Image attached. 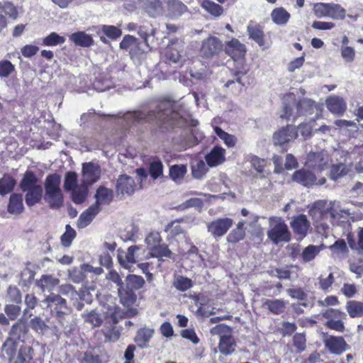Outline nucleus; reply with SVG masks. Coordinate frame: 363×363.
Returning a JSON list of instances; mask_svg holds the SVG:
<instances>
[{
	"instance_id": "nucleus-12",
	"label": "nucleus",
	"mask_w": 363,
	"mask_h": 363,
	"mask_svg": "<svg viewBox=\"0 0 363 363\" xmlns=\"http://www.w3.org/2000/svg\"><path fill=\"white\" fill-rule=\"evenodd\" d=\"M136 187L137 185L133 177L122 174L116 181V193L122 197L128 196L135 192Z\"/></svg>"
},
{
	"instance_id": "nucleus-53",
	"label": "nucleus",
	"mask_w": 363,
	"mask_h": 363,
	"mask_svg": "<svg viewBox=\"0 0 363 363\" xmlns=\"http://www.w3.org/2000/svg\"><path fill=\"white\" fill-rule=\"evenodd\" d=\"M329 12V17L333 19L342 20L346 16V10L340 4H330Z\"/></svg>"
},
{
	"instance_id": "nucleus-51",
	"label": "nucleus",
	"mask_w": 363,
	"mask_h": 363,
	"mask_svg": "<svg viewBox=\"0 0 363 363\" xmlns=\"http://www.w3.org/2000/svg\"><path fill=\"white\" fill-rule=\"evenodd\" d=\"M173 286L179 291H185L192 286V281L189 278L178 275L174 279Z\"/></svg>"
},
{
	"instance_id": "nucleus-54",
	"label": "nucleus",
	"mask_w": 363,
	"mask_h": 363,
	"mask_svg": "<svg viewBox=\"0 0 363 363\" xmlns=\"http://www.w3.org/2000/svg\"><path fill=\"white\" fill-rule=\"evenodd\" d=\"M65 42L63 36L59 35L57 33L52 32L49 35L43 38V43L46 46H56Z\"/></svg>"
},
{
	"instance_id": "nucleus-11",
	"label": "nucleus",
	"mask_w": 363,
	"mask_h": 363,
	"mask_svg": "<svg viewBox=\"0 0 363 363\" xmlns=\"http://www.w3.org/2000/svg\"><path fill=\"white\" fill-rule=\"evenodd\" d=\"M139 251L140 248L135 245L129 247L125 251L118 250V259L120 264L130 270L131 267L139 259Z\"/></svg>"
},
{
	"instance_id": "nucleus-13",
	"label": "nucleus",
	"mask_w": 363,
	"mask_h": 363,
	"mask_svg": "<svg viewBox=\"0 0 363 363\" xmlns=\"http://www.w3.org/2000/svg\"><path fill=\"white\" fill-rule=\"evenodd\" d=\"M326 349L333 354L340 355L350 349L342 337L326 335L323 339Z\"/></svg>"
},
{
	"instance_id": "nucleus-4",
	"label": "nucleus",
	"mask_w": 363,
	"mask_h": 363,
	"mask_svg": "<svg viewBox=\"0 0 363 363\" xmlns=\"http://www.w3.org/2000/svg\"><path fill=\"white\" fill-rule=\"evenodd\" d=\"M20 187L23 191L26 192L25 200L28 206H33L40 201L43 189L33 172H27L25 174L20 183Z\"/></svg>"
},
{
	"instance_id": "nucleus-62",
	"label": "nucleus",
	"mask_w": 363,
	"mask_h": 363,
	"mask_svg": "<svg viewBox=\"0 0 363 363\" xmlns=\"http://www.w3.org/2000/svg\"><path fill=\"white\" fill-rule=\"evenodd\" d=\"M161 241V236L158 232H151L145 239L146 244L150 251L154 249V247L157 246Z\"/></svg>"
},
{
	"instance_id": "nucleus-35",
	"label": "nucleus",
	"mask_w": 363,
	"mask_h": 363,
	"mask_svg": "<svg viewBox=\"0 0 363 363\" xmlns=\"http://www.w3.org/2000/svg\"><path fill=\"white\" fill-rule=\"evenodd\" d=\"M69 40L82 47H89L93 44L92 37L83 31L74 33L69 35Z\"/></svg>"
},
{
	"instance_id": "nucleus-7",
	"label": "nucleus",
	"mask_w": 363,
	"mask_h": 363,
	"mask_svg": "<svg viewBox=\"0 0 363 363\" xmlns=\"http://www.w3.org/2000/svg\"><path fill=\"white\" fill-rule=\"evenodd\" d=\"M330 159L325 150L318 152L311 151L306 157L305 165L308 167L324 170L329 167Z\"/></svg>"
},
{
	"instance_id": "nucleus-50",
	"label": "nucleus",
	"mask_w": 363,
	"mask_h": 363,
	"mask_svg": "<svg viewBox=\"0 0 363 363\" xmlns=\"http://www.w3.org/2000/svg\"><path fill=\"white\" fill-rule=\"evenodd\" d=\"M16 184L15 180L11 177H4L0 179V194L4 196L10 193Z\"/></svg>"
},
{
	"instance_id": "nucleus-36",
	"label": "nucleus",
	"mask_w": 363,
	"mask_h": 363,
	"mask_svg": "<svg viewBox=\"0 0 363 363\" xmlns=\"http://www.w3.org/2000/svg\"><path fill=\"white\" fill-rule=\"evenodd\" d=\"M186 6L178 0H168V15L172 18H177L186 11Z\"/></svg>"
},
{
	"instance_id": "nucleus-32",
	"label": "nucleus",
	"mask_w": 363,
	"mask_h": 363,
	"mask_svg": "<svg viewBox=\"0 0 363 363\" xmlns=\"http://www.w3.org/2000/svg\"><path fill=\"white\" fill-rule=\"evenodd\" d=\"M24 209L23 198L21 194H11L8 205V212L11 214H20Z\"/></svg>"
},
{
	"instance_id": "nucleus-41",
	"label": "nucleus",
	"mask_w": 363,
	"mask_h": 363,
	"mask_svg": "<svg viewBox=\"0 0 363 363\" xmlns=\"http://www.w3.org/2000/svg\"><path fill=\"white\" fill-rule=\"evenodd\" d=\"M186 167L183 164H176L173 165L169 169V176L170 178L176 183L180 184L186 173Z\"/></svg>"
},
{
	"instance_id": "nucleus-15",
	"label": "nucleus",
	"mask_w": 363,
	"mask_h": 363,
	"mask_svg": "<svg viewBox=\"0 0 363 363\" xmlns=\"http://www.w3.org/2000/svg\"><path fill=\"white\" fill-rule=\"evenodd\" d=\"M43 303L45 304L47 307L50 308V310L53 312L55 311L59 317H61L67 311L66 300L59 294L51 293L45 298Z\"/></svg>"
},
{
	"instance_id": "nucleus-1",
	"label": "nucleus",
	"mask_w": 363,
	"mask_h": 363,
	"mask_svg": "<svg viewBox=\"0 0 363 363\" xmlns=\"http://www.w3.org/2000/svg\"><path fill=\"white\" fill-rule=\"evenodd\" d=\"M167 104H161L157 113L152 111L147 114L143 111L128 112L124 116V119L128 122H140L143 119L156 120L169 126L180 125L183 116L170 107Z\"/></svg>"
},
{
	"instance_id": "nucleus-49",
	"label": "nucleus",
	"mask_w": 363,
	"mask_h": 363,
	"mask_svg": "<svg viewBox=\"0 0 363 363\" xmlns=\"http://www.w3.org/2000/svg\"><path fill=\"white\" fill-rule=\"evenodd\" d=\"M145 284L144 279L140 276L130 274L126 278L127 287L130 290H138L143 287Z\"/></svg>"
},
{
	"instance_id": "nucleus-8",
	"label": "nucleus",
	"mask_w": 363,
	"mask_h": 363,
	"mask_svg": "<svg viewBox=\"0 0 363 363\" xmlns=\"http://www.w3.org/2000/svg\"><path fill=\"white\" fill-rule=\"evenodd\" d=\"M324 316L328 318V320L325 322V325L328 328L339 333H343L345 330L344 323L342 320L346 318V314L345 313L330 308L326 311L324 313Z\"/></svg>"
},
{
	"instance_id": "nucleus-19",
	"label": "nucleus",
	"mask_w": 363,
	"mask_h": 363,
	"mask_svg": "<svg viewBox=\"0 0 363 363\" xmlns=\"http://www.w3.org/2000/svg\"><path fill=\"white\" fill-rule=\"evenodd\" d=\"M297 137V131L296 128L291 125H287L279 131L274 133L273 136V141L274 145H283Z\"/></svg>"
},
{
	"instance_id": "nucleus-55",
	"label": "nucleus",
	"mask_w": 363,
	"mask_h": 363,
	"mask_svg": "<svg viewBox=\"0 0 363 363\" xmlns=\"http://www.w3.org/2000/svg\"><path fill=\"white\" fill-rule=\"evenodd\" d=\"M248 161L250 162L251 166L258 172L263 173L267 164L265 160L258 157L256 155H250Z\"/></svg>"
},
{
	"instance_id": "nucleus-26",
	"label": "nucleus",
	"mask_w": 363,
	"mask_h": 363,
	"mask_svg": "<svg viewBox=\"0 0 363 363\" xmlns=\"http://www.w3.org/2000/svg\"><path fill=\"white\" fill-rule=\"evenodd\" d=\"M35 284L43 292L51 291L60 284V279L52 275L45 274L36 280Z\"/></svg>"
},
{
	"instance_id": "nucleus-23",
	"label": "nucleus",
	"mask_w": 363,
	"mask_h": 363,
	"mask_svg": "<svg viewBox=\"0 0 363 363\" xmlns=\"http://www.w3.org/2000/svg\"><path fill=\"white\" fill-rule=\"evenodd\" d=\"M262 307L269 310L274 315H279L285 311L286 308V302L283 299H267L262 300Z\"/></svg>"
},
{
	"instance_id": "nucleus-56",
	"label": "nucleus",
	"mask_w": 363,
	"mask_h": 363,
	"mask_svg": "<svg viewBox=\"0 0 363 363\" xmlns=\"http://www.w3.org/2000/svg\"><path fill=\"white\" fill-rule=\"evenodd\" d=\"M150 253L152 257H169L171 251L166 245L160 243L157 246L154 247V249L152 250Z\"/></svg>"
},
{
	"instance_id": "nucleus-40",
	"label": "nucleus",
	"mask_w": 363,
	"mask_h": 363,
	"mask_svg": "<svg viewBox=\"0 0 363 363\" xmlns=\"http://www.w3.org/2000/svg\"><path fill=\"white\" fill-rule=\"evenodd\" d=\"M323 249V245H310L304 248L301 257L304 262H309L313 260L318 253Z\"/></svg>"
},
{
	"instance_id": "nucleus-61",
	"label": "nucleus",
	"mask_w": 363,
	"mask_h": 363,
	"mask_svg": "<svg viewBox=\"0 0 363 363\" xmlns=\"http://www.w3.org/2000/svg\"><path fill=\"white\" fill-rule=\"evenodd\" d=\"M118 294L121 302L123 306H130L135 301V296L134 294L126 291H122L121 288L118 289Z\"/></svg>"
},
{
	"instance_id": "nucleus-21",
	"label": "nucleus",
	"mask_w": 363,
	"mask_h": 363,
	"mask_svg": "<svg viewBox=\"0 0 363 363\" xmlns=\"http://www.w3.org/2000/svg\"><path fill=\"white\" fill-rule=\"evenodd\" d=\"M221 42L216 37H211L203 42L201 52L206 57H211L218 53L222 49Z\"/></svg>"
},
{
	"instance_id": "nucleus-30",
	"label": "nucleus",
	"mask_w": 363,
	"mask_h": 363,
	"mask_svg": "<svg viewBox=\"0 0 363 363\" xmlns=\"http://www.w3.org/2000/svg\"><path fill=\"white\" fill-rule=\"evenodd\" d=\"M155 331L151 328H142L139 330L135 337V342L140 348L148 347V342L152 338Z\"/></svg>"
},
{
	"instance_id": "nucleus-27",
	"label": "nucleus",
	"mask_w": 363,
	"mask_h": 363,
	"mask_svg": "<svg viewBox=\"0 0 363 363\" xmlns=\"http://www.w3.org/2000/svg\"><path fill=\"white\" fill-rule=\"evenodd\" d=\"M140 6L151 16L155 17L162 13L163 8L160 0H139Z\"/></svg>"
},
{
	"instance_id": "nucleus-20",
	"label": "nucleus",
	"mask_w": 363,
	"mask_h": 363,
	"mask_svg": "<svg viewBox=\"0 0 363 363\" xmlns=\"http://www.w3.org/2000/svg\"><path fill=\"white\" fill-rule=\"evenodd\" d=\"M327 108L334 115L342 116L347 109L344 99L338 96H330L325 101Z\"/></svg>"
},
{
	"instance_id": "nucleus-2",
	"label": "nucleus",
	"mask_w": 363,
	"mask_h": 363,
	"mask_svg": "<svg viewBox=\"0 0 363 363\" xmlns=\"http://www.w3.org/2000/svg\"><path fill=\"white\" fill-rule=\"evenodd\" d=\"M100 303V309H94L82 314L84 321L94 327L101 326L106 319H110L113 323H116L121 317V312L116 305V298L111 296H105Z\"/></svg>"
},
{
	"instance_id": "nucleus-18",
	"label": "nucleus",
	"mask_w": 363,
	"mask_h": 363,
	"mask_svg": "<svg viewBox=\"0 0 363 363\" xmlns=\"http://www.w3.org/2000/svg\"><path fill=\"white\" fill-rule=\"evenodd\" d=\"M325 207H326L327 212L330 213L331 218H336L338 216L343 217L344 215L349 214L347 211L341 209L339 202L335 201H330L328 204L325 201H319L315 203L314 208L311 212L320 211Z\"/></svg>"
},
{
	"instance_id": "nucleus-25",
	"label": "nucleus",
	"mask_w": 363,
	"mask_h": 363,
	"mask_svg": "<svg viewBox=\"0 0 363 363\" xmlns=\"http://www.w3.org/2000/svg\"><path fill=\"white\" fill-rule=\"evenodd\" d=\"M101 208L98 207V205H92L88 209H86L84 212H83L78 220L77 225L80 228H84L86 227L91 220L95 218V216L100 212Z\"/></svg>"
},
{
	"instance_id": "nucleus-45",
	"label": "nucleus",
	"mask_w": 363,
	"mask_h": 363,
	"mask_svg": "<svg viewBox=\"0 0 363 363\" xmlns=\"http://www.w3.org/2000/svg\"><path fill=\"white\" fill-rule=\"evenodd\" d=\"M177 47V45H172L165 49L164 55L167 60L173 63H179L181 62L182 55H180Z\"/></svg>"
},
{
	"instance_id": "nucleus-17",
	"label": "nucleus",
	"mask_w": 363,
	"mask_h": 363,
	"mask_svg": "<svg viewBox=\"0 0 363 363\" xmlns=\"http://www.w3.org/2000/svg\"><path fill=\"white\" fill-rule=\"evenodd\" d=\"M120 48L129 52L131 58L137 57L144 52L138 39L133 35H125L120 43Z\"/></svg>"
},
{
	"instance_id": "nucleus-59",
	"label": "nucleus",
	"mask_w": 363,
	"mask_h": 363,
	"mask_svg": "<svg viewBox=\"0 0 363 363\" xmlns=\"http://www.w3.org/2000/svg\"><path fill=\"white\" fill-rule=\"evenodd\" d=\"M75 236V230L73 228H72L69 225H67L65 233L61 236V242L62 245L65 247L70 246Z\"/></svg>"
},
{
	"instance_id": "nucleus-48",
	"label": "nucleus",
	"mask_w": 363,
	"mask_h": 363,
	"mask_svg": "<svg viewBox=\"0 0 363 363\" xmlns=\"http://www.w3.org/2000/svg\"><path fill=\"white\" fill-rule=\"evenodd\" d=\"M105 361L104 355L99 351H88L84 353L83 363H103Z\"/></svg>"
},
{
	"instance_id": "nucleus-34",
	"label": "nucleus",
	"mask_w": 363,
	"mask_h": 363,
	"mask_svg": "<svg viewBox=\"0 0 363 363\" xmlns=\"http://www.w3.org/2000/svg\"><path fill=\"white\" fill-rule=\"evenodd\" d=\"M88 186L82 183L79 186H77L70 191L72 201L76 204L84 203L88 196Z\"/></svg>"
},
{
	"instance_id": "nucleus-44",
	"label": "nucleus",
	"mask_w": 363,
	"mask_h": 363,
	"mask_svg": "<svg viewBox=\"0 0 363 363\" xmlns=\"http://www.w3.org/2000/svg\"><path fill=\"white\" fill-rule=\"evenodd\" d=\"M79 185L80 184H78V175L76 172H68L66 173L63 184L64 189L66 191L70 192L72 190H73L77 186H79Z\"/></svg>"
},
{
	"instance_id": "nucleus-57",
	"label": "nucleus",
	"mask_w": 363,
	"mask_h": 363,
	"mask_svg": "<svg viewBox=\"0 0 363 363\" xmlns=\"http://www.w3.org/2000/svg\"><path fill=\"white\" fill-rule=\"evenodd\" d=\"M101 29L104 34L111 39H116L122 35L121 30L113 26L103 25Z\"/></svg>"
},
{
	"instance_id": "nucleus-39",
	"label": "nucleus",
	"mask_w": 363,
	"mask_h": 363,
	"mask_svg": "<svg viewBox=\"0 0 363 363\" xmlns=\"http://www.w3.org/2000/svg\"><path fill=\"white\" fill-rule=\"evenodd\" d=\"M201 6L214 17H219L223 13V7L211 0H203L201 4Z\"/></svg>"
},
{
	"instance_id": "nucleus-63",
	"label": "nucleus",
	"mask_w": 363,
	"mask_h": 363,
	"mask_svg": "<svg viewBox=\"0 0 363 363\" xmlns=\"http://www.w3.org/2000/svg\"><path fill=\"white\" fill-rule=\"evenodd\" d=\"M206 167L203 161L199 160L192 165V175L196 179H201L206 173Z\"/></svg>"
},
{
	"instance_id": "nucleus-31",
	"label": "nucleus",
	"mask_w": 363,
	"mask_h": 363,
	"mask_svg": "<svg viewBox=\"0 0 363 363\" xmlns=\"http://www.w3.org/2000/svg\"><path fill=\"white\" fill-rule=\"evenodd\" d=\"M34 357V351L32 347L23 345L18 350L15 361L18 363H30Z\"/></svg>"
},
{
	"instance_id": "nucleus-28",
	"label": "nucleus",
	"mask_w": 363,
	"mask_h": 363,
	"mask_svg": "<svg viewBox=\"0 0 363 363\" xmlns=\"http://www.w3.org/2000/svg\"><path fill=\"white\" fill-rule=\"evenodd\" d=\"M18 341L13 337H8L1 347V352L3 356L8 357L9 362H11L16 358V352L18 351Z\"/></svg>"
},
{
	"instance_id": "nucleus-42",
	"label": "nucleus",
	"mask_w": 363,
	"mask_h": 363,
	"mask_svg": "<svg viewBox=\"0 0 363 363\" xmlns=\"http://www.w3.org/2000/svg\"><path fill=\"white\" fill-rule=\"evenodd\" d=\"M298 115L312 114L314 108H316V104L311 100L303 99L296 105Z\"/></svg>"
},
{
	"instance_id": "nucleus-60",
	"label": "nucleus",
	"mask_w": 363,
	"mask_h": 363,
	"mask_svg": "<svg viewBox=\"0 0 363 363\" xmlns=\"http://www.w3.org/2000/svg\"><path fill=\"white\" fill-rule=\"evenodd\" d=\"M58 292L69 297L71 300H74L77 297V291L72 285L69 284L60 286Z\"/></svg>"
},
{
	"instance_id": "nucleus-6",
	"label": "nucleus",
	"mask_w": 363,
	"mask_h": 363,
	"mask_svg": "<svg viewBox=\"0 0 363 363\" xmlns=\"http://www.w3.org/2000/svg\"><path fill=\"white\" fill-rule=\"evenodd\" d=\"M213 335H220L219 350L220 352L228 355L235 350V341L231 335L230 327L220 324L215 326L211 330Z\"/></svg>"
},
{
	"instance_id": "nucleus-16",
	"label": "nucleus",
	"mask_w": 363,
	"mask_h": 363,
	"mask_svg": "<svg viewBox=\"0 0 363 363\" xmlns=\"http://www.w3.org/2000/svg\"><path fill=\"white\" fill-rule=\"evenodd\" d=\"M292 180L306 186L313 184L322 185L326 181L325 178H321L318 182H316V177L314 174L306 169L296 171L293 174Z\"/></svg>"
},
{
	"instance_id": "nucleus-52",
	"label": "nucleus",
	"mask_w": 363,
	"mask_h": 363,
	"mask_svg": "<svg viewBox=\"0 0 363 363\" xmlns=\"http://www.w3.org/2000/svg\"><path fill=\"white\" fill-rule=\"evenodd\" d=\"M169 234L177 240L186 239V233L181 227L178 221L172 222L168 227Z\"/></svg>"
},
{
	"instance_id": "nucleus-64",
	"label": "nucleus",
	"mask_w": 363,
	"mask_h": 363,
	"mask_svg": "<svg viewBox=\"0 0 363 363\" xmlns=\"http://www.w3.org/2000/svg\"><path fill=\"white\" fill-rule=\"evenodd\" d=\"M203 205V203L201 199L199 198H191L178 206L177 209L183 211L192 207L202 208Z\"/></svg>"
},
{
	"instance_id": "nucleus-22",
	"label": "nucleus",
	"mask_w": 363,
	"mask_h": 363,
	"mask_svg": "<svg viewBox=\"0 0 363 363\" xmlns=\"http://www.w3.org/2000/svg\"><path fill=\"white\" fill-rule=\"evenodd\" d=\"M205 158L210 167L218 166L225 160V150L220 146H216Z\"/></svg>"
},
{
	"instance_id": "nucleus-33",
	"label": "nucleus",
	"mask_w": 363,
	"mask_h": 363,
	"mask_svg": "<svg viewBox=\"0 0 363 363\" xmlns=\"http://www.w3.org/2000/svg\"><path fill=\"white\" fill-rule=\"evenodd\" d=\"M246 222L244 220H240L235 228H234L227 236V240L229 242L235 243L244 239L245 236V225Z\"/></svg>"
},
{
	"instance_id": "nucleus-9",
	"label": "nucleus",
	"mask_w": 363,
	"mask_h": 363,
	"mask_svg": "<svg viewBox=\"0 0 363 363\" xmlns=\"http://www.w3.org/2000/svg\"><path fill=\"white\" fill-rule=\"evenodd\" d=\"M101 167L94 162H85L82 164V183L87 186L96 183L101 177Z\"/></svg>"
},
{
	"instance_id": "nucleus-38",
	"label": "nucleus",
	"mask_w": 363,
	"mask_h": 363,
	"mask_svg": "<svg viewBox=\"0 0 363 363\" xmlns=\"http://www.w3.org/2000/svg\"><path fill=\"white\" fill-rule=\"evenodd\" d=\"M250 38L256 41L259 46L264 45V32L259 26L250 23L247 26Z\"/></svg>"
},
{
	"instance_id": "nucleus-24",
	"label": "nucleus",
	"mask_w": 363,
	"mask_h": 363,
	"mask_svg": "<svg viewBox=\"0 0 363 363\" xmlns=\"http://www.w3.org/2000/svg\"><path fill=\"white\" fill-rule=\"evenodd\" d=\"M226 52L233 59H239L244 57L246 50L243 44L237 39L228 41L225 48Z\"/></svg>"
},
{
	"instance_id": "nucleus-58",
	"label": "nucleus",
	"mask_w": 363,
	"mask_h": 363,
	"mask_svg": "<svg viewBox=\"0 0 363 363\" xmlns=\"http://www.w3.org/2000/svg\"><path fill=\"white\" fill-rule=\"evenodd\" d=\"M340 54L343 60L347 63H352L355 57V50L350 46H341Z\"/></svg>"
},
{
	"instance_id": "nucleus-43",
	"label": "nucleus",
	"mask_w": 363,
	"mask_h": 363,
	"mask_svg": "<svg viewBox=\"0 0 363 363\" xmlns=\"http://www.w3.org/2000/svg\"><path fill=\"white\" fill-rule=\"evenodd\" d=\"M346 309L352 318L363 315V303L357 301H350L347 303Z\"/></svg>"
},
{
	"instance_id": "nucleus-5",
	"label": "nucleus",
	"mask_w": 363,
	"mask_h": 363,
	"mask_svg": "<svg viewBox=\"0 0 363 363\" xmlns=\"http://www.w3.org/2000/svg\"><path fill=\"white\" fill-rule=\"evenodd\" d=\"M267 235L274 244L287 242L291 239V233L282 218L272 216L269 218V228Z\"/></svg>"
},
{
	"instance_id": "nucleus-29",
	"label": "nucleus",
	"mask_w": 363,
	"mask_h": 363,
	"mask_svg": "<svg viewBox=\"0 0 363 363\" xmlns=\"http://www.w3.org/2000/svg\"><path fill=\"white\" fill-rule=\"evenodd\" d=\"M113 196L112 189L101 186L96 190L95 194L96 203L94 205H98V207H100L101 205L109 204L113 199Z\"/></svg>"
},
{
	"instance_id": "nucleus-37",
	"label": "nucleus",
	"mask_w": 363,
	"mask_h": 363,
	"mask_svg": "<svg viewBox=\"0 0 363 363\" xmlns=\"http://www.w3.org/2000/svg\"><path fill=\"white\" fill-rule=\"evenodd\" d=\"M290 16V13L282 7L274 9L271 13L272 21L279 26L286 24Z\"/></svg>"
},
{
	"instance_id": "nucleus-3",
	"label": "nucleus",
	"mask_w": 363,
	"mask_h": 363,
	"mask_svg": "<svg viewBox=\"0 0 363 363\" xmlns=\"http://www.w3.org/2000/svg\"><path fill=\"white\" fill-rule=\"evenodd\" d=\"M61 177L57 174H49L44 182V200L51 208H59L63 205L64 197L60 188Z\"/></svg>"
},
{
	"instance_id": "nucleus-46",
	"label": "nucleus",
	"mask_w": 363,
	"mask_h": 363,
	"mask_svg": "<svg viewBox=\"0 0 363 363\" xmlns=\"http://www.w3.org/2000/svg\"><path fill=\"white\" fill-rule=\"evenodd\" d=\"M348 167L344 163L334 164L330 170V179L332 180H337L338 179L345 176L349 172Z\"/></svg>"
},
{
	"instance_id": "nucleus-47",
	"label": "nucleus",
	"mask_w": 363,
	"mask_h": 363,
	"mask_svg": "<svg viewBox=\"0 0 363 363\" xmlns=\"http://www.w3.org/2000/svg\"><path fill=\"white\" fill-rule=\"evenodd\" d=\"M214 130L228 147H233L236 145L237 139L234 135L225 132L219 127H215Z\"/></svg>"
},
{
	"instance_id": "nucleus-14",
	"label": "nucleus",
	"mask_w": 363,
	"mask_h": 363,
	"mask_svg": "<svg viewBox=\"0 0 363 363\" xmlns=\"http://www.w3.org/2000/svg\"><path fill=\"white\" fill-rule=\"evenodd\" d=\"M290 226L298 239L303 240L308 234L311 223L306 215L300 214L291 218Z\"/></svg>"
},
{
	"instance_id": "nucleus-10",
	"label": "nucleus",
	"mask_w": 363,
	"mask_h": 363,
	"mask_svg": "<svg viewBox=\"0 0 363 363\" xmlns=\"http://www.w3.org/2000/svg\"><path fill=\"white\" fill-rule=\"evenodd\" d=\"M233 224L230 218H218L207 224L208 232L215 238L223 236Z\"/></svg>"
}]
</instances>
